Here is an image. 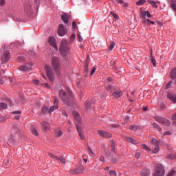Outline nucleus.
Masks as SVG:
<instances>
[{
  "mask_svg": "<svg viewBox=\"0 0 176 176\" xmlns=\"http://www.w3.org/2000/svg\"><path fill=\"white\" fill-rule=\"evenodd\" d=\"M51 63L54 71H55L56 74H60V72H61V60H60V58L54 57L52 58Z\"/></svg>",
  "mask_w": 176,
  "mask_h": 176,
  "instance_id": "1",
  "label": "nucleus"
},
{
  "mask_svg": "<svg viewBox=\"0 0 176 176\" xmlns=\"http://www.w3.org/2000/svg\"><path fill=\"white\" fill-rule=\"evenodd\" d=\"M69 51V48L68 47V41L67 40H63L60 43V52L61 54L67 58V56H68V52Z\"/></svg>",
  "mask_w": 176,
  "mask_h": 176,
  "instance_id": "2",
  "label": "nucleus"
},
{
  "mask_svg": "<svg viewBox=\"0 0 176 176\" xmlns=\"http://www.w3.org/2000/svg\"><path fill=\"white\" fill-rule=\"evenodd\" d=\"M45 71L47 74V76L49 78L50 82H53L54 80V75L53 74V70L52 67L47 65H45Z\"/></svg>",
  "mask_w": 176,
  "mask_h": 176,
  "instance_id": "3",
  "label": "nucleus"
},
{
  "mask_svg": "<svg viewBox=\"0 0 176 176\" xmlns=\"http://www.w3.org/2000/svg\"><path fill=\"white\" fill-rule=\"evenodd\" d=\"M164 168L162 164H158L155 169L154 176H164Z\"/></svg>",
  "mask_w": 176,
  "mask_h": 176,
  "instance_id": "4",
  "label": "nucleus"
},
{
  "mask_svg": "<svg viewBox=\"0 0 176 176\" xmlns=\"http://www.w3.org/2000/svg\"><path fill=\"white\" fill-rule=\"evenodd\" d=\"M151 144L153 145V153H157L159 151H160L159 141H157L156 139H152Z\"/></svg>",
  "mask_w": 176,
  "mask_h": 176,
  "instance_id": "5",
  "label": "nucleus"
},
{
  "mask_svg": "<svg viewBox=\"0 0 176 176\" xmlns=\"http://www.w3.org/2000/svg\"><path fill=\"white\" fill-rule=\"evenodd\" d=\"M58 95L60 100H62L63 102H65V104L68 102L69 96L68 95H67V93L65 92V91H64L63 89H60L58 91Z\"/></svg>",
  "mask_w": 176,
  "mask_h": 176,
  "instance_id": "6",
  "label": "nucleus"
},
{
  "mask_svg": "<svg viewBox=\"0 0 176 176\" xmlns=\"http://www.w3.org/2000/svg\"><path fill=\"white\" fill-rule=\"evenodd\" d=\"M1 63H8L10 60V52L9 51H5L3 52L1 56Z\"/></svg>",
  "mask_w": 176,
  "mask_h": 176,
  "instance_id": "7",
  "label": "nucleus"
},
{
  "mask_svg": "<svg viewBox=\"0 0 176 176\" xmlns=\"http://www.w3.org/2000/svg\"><path fill=\"white\" fill-rule=\"evenodd\" d=\"M155 120H156V122H158V123H162L165 126H170V121L166 120V118H162L161 116H155Z\"/></svg>",
  "mask_w": 176,
  "mask_h": 176,
  "instance_id": "8",
  "label": "nucleus"
},
{
  "mask_svg": "<svg viewBox=\"0 0 176 176\" xmlns=\"http://www.w3.org/2000/svg\"><path fill=\"white\" fill-rule=\"evenodd\" d=\"M98 134L102 137V138H111L112 137V134L109 132H105V131L98 130Z\"/></svg>",
  "mask_w": 176,
  "mask_h": 176,
  "instance_id": "9",
  "label": "nucleus"
},
{
  "mask_svg": "<svg viewBox=\"0 0 176 176\" xmlns=\"http://www.w3.org/2000/svg\"><path fill=\"white\" fill-rule=\"evenodd\" d=\"M54 106H52L49 109V113L54 112L55 109H58V99L56 96L54 97Z\"/></svg>",
  "mask_w": 176,
  "mask_h": 176,
  "instance_id": "10",
  "label": "nucleus"
},
{
  "mask_svg": "<svg viewBox=\"0 0 176 176\" xmlns=\"http://www.w3.org/2000/svg\"><path fill=\"white\" fill-rule=\"evenodd\" d=\"M58 34L59 36H64L67 34V29L64 27V25L60 24L58 29Z\"/></svg>",
  "mask_w": 176,
  "mask_h": 176,
  "instance_id": "11",
  "label": "nucleus"
},
{
  "mask_svg": "<svg viewBox=\"0 0 176 176\" xmlns=\"http://www.w3.org/2000/svg\"><path fill=\"white\" fill-rule=\"evenodd\" d=\"M12 133L9 138H8V142H10V144H13V142H14V141H16V138H14V135L17 134V131H15L14 129H13L12 131Z\"/></svg>",
  "mask_w": 176,
  "mask_h": 176,
  "instance_id": "12",
  "label": "nucleus"
},
{
  "mask_svg": "<svg viewBox=\"0 0 176 176\" xmlns=\"http://www.w3.org/2000/svg\"><path fill=\"white\" fill-rule=\"evenodd\" d=\"M32 65L27 64L26 65L21 66L19 67V71H23V72H27L32 69Z\"/></svg>",
  "mask_w": 176,
  "mask_h": 176,
  "instance_id": "13",
  "label": "nucleus"
},
{
  "mask_svg": "<svg viewBox=\"0 0 176 176\" xmlns=\"http://www.w3.org/2000/svg\"><path fill=\"white\" fill-rule=\"evenodd\" d=\"M76 129L80 140H85V135H83V129H82V126H80V125H76Z\"/></svg>",
  "mask_w": 176,
  "mask_h": 176,
  "instance_id": "14",
  "label": "nucleus"
},
{
  "mask_svg": "<svg viewBox=\"0 0 176 176\" xmlns=\"http://www.w3.org/2000/svg\"><path fill=\"white\" fill-rule=\"evenodd\" d=\"M49 44L57 50V44L56 43V38L54 37H50L48 39Z\"/></svg>",
  "mask_w": 176,
  "mask_h": 176,
  "instance_id": "15",
  "label": "nucleus"
},
{
  "mask_svg": "<svg viewBox=\"0 0 176 176\" xmlns=\"http://www.w3.org/2000/svg\"><path fill=\"white\" fill-rule=\"evenodd\" d=\"M73 116L76 122H78V123H82V118L80 117V115H79V113H78V111H73Z\"/></svg>",
  "mask_w": 176,
  "mask_h": 176,
  "instance_id": "16",
  "label": "nucleus"
},
{
  "mask_svg": "<svg viewBox=\"0 0 176 176\" xmlns=\"http://www.w3.org/2000/svg\"><path fill=\"white\" fill-rule=\"evenodd\" d=\"M140 175L142 176H149L151 175V170L148 168H144L140 171Z\"/></svg>",
  "mask_w": 176,
  "mask_h": 176,
  "instance_id": "17",
  "label": "nucleus"
},
{
  "mask_svg": "<svg viewBox=\"0 0 176 176\" xmlns=\"http://www.w3.org/2000/svg\"><path fill=\"white\" fill-rule=\"evenodd\" d=\"M123 93L118 89V88L113 92L112 96L115 97V98H118L119 97H122Z\"/></svg>",
  "mask_w": 176,
  "mask_h": 176,
  "instance_id": "18",
  "label": "nucleus"
},
{
  "mask_svg": "<svg viewBox=\"0 0 176 176\" xmlns=\"http://www.w3.org/2000/svg\"><path fill=\"white\" fill-rule=\"evenodd\" d=\"M116 89V86L115 85H109L106 87V90H107V91H111V93H113Z\"/></svg>",
  "mask_w": 176,
  "mask_h": 176,
  "instance_id": "19",
  "label": "nucleus"
},
{
  "mask_svg": "<svg viewBox=\"0 0 176 176\" xmlns=\"http://www.w3.org/2000/svg\"><path fill=\"white\" fill-rule=\"evenodd\" d=\"M126 140L128 142H130L131 144H133V145H137V144H138V142H137V140L133 139V138L126 137Z\"/></svg>",
  "mask_w": 176,
  "mask_h": 176,
  "instance_id": "20",
  "label": "nucleus"
},
{
  "mask_svg": "<svg viewBox=\"0 0 176 176\" xmlns=\"http://www.w3.org/2000/svg\"><path fill=\"white\" fill-rule=\"evenodd\" d=\"M85 171V168L82 167L80 170L74 169L72 171V174H79V173H83Z\"/></svg>",
  "mask_w": 176,
  "mask_h": 176,
  "instance_id": "21",
  "label": "nucleus"
},
{
  "mask_svg": "<svg viewBox=\"0 0 176 176\" xmlns=\"http://www.w3.org/2000/svg\"><path fill=\"white\" fill-rule=\"evenodd\" d=\"M168 97L169 100L173 101L174 103L176 102V96L175 95L168 94Z\"/></svg>",
  "mask_w": 176,
  "mask_h": 176,
  "instance_id": "22",
  "label": "nucleus"
},
{
  "mask_svg": "<svg viewBox=\"0 0 176 176\" xmlns=\"http://www.w3.org/2000/svg\"><path fill=\"white\" fill-rule=\"evenodd\" d=\"M62 17V20L65 23V24H68V15L67 14H63L61 16Z\"/></svg>",
  "mask_w": 176,
  "mask_h": 176,
  "instance_id": "23",
  "label": "nucleus"
},
{
  "mask_svg": "<svg viewBox=\"0 0 176 176\" xmlns=\"http://www.w3.org/2000/svg\"><path fill=\"white\" fill-rule=\"evenodd\" d=\"M129 130H131V131H137L138 130V126L137 125H131L129 126Z\"/></svg>",
  "mask_w": 176,
  "mask_h": 176,
  "instance_id": "24",
  "label": "nucleus"
},
{
  "mask_svg": "<svg viewBox=\"0 0 176 176\" xmlns=\"http://www.w3.org/2000/svg\"><path fill=\"white\" fill-rule=\"evenodd\" d=\"M42 126L45 130H49L50 124L49 122H43Z\"/></svg>",
  "mask_w": 176,
  "mask_h": 176,
  "instance_id": "25",
  "label": "nucleus"
},
{
  "mask_svg": "<svg viewBox=\"0 0 176 176\" xmlns=\"http://www.w3.org/2000/svg\"><path fill=\"white\" fill-rule=\"evenodd\" d=\"M148 2L150 5H151V6H153V8H157V3H156V1L149 0Z\"/></svg>",
  "mask_w": 176,
  "mask_h": 176,
  "instance_id": "26",
  "label": "nucleus"
},
{
  "mask_svg": "<svg viewBox=\"0 0 176 176\" xmlns=\"http://www.w3.org/2000/svg\"><path fill=\"white\" fill-rule=\"evenodd\" d=\"M154 129H157L160 133H162V128L157 123H153V124Z\"/></svg>",
  "mask_w": 176,
  "mask_h": 176,
  "instance_id": "27",
  "label": "nucleus"
},
{
  "mask_svg": "<svg viewBox=\"0 0 176 176\" xmlns=\"http://www.w3.org/2000/svg\"><path fill=\"white\" fill-rule=\"evenodd\" d=\"M55 134H56V137L60 138V137H61V135H63V131H61V130L58 129L55 131Z\"/></svg>",
  "mask_w": 176,
  "mask_h": 176,
  "instance_id": "28",
  "label": "nucleus"
},
{
  "mask_svg": "<svg viewBox=\"0 0 176 176\" xmlns=\"http://www.w3.org/2000/svg\"><path fill=\"white\" fill-rule=\"evenodd\" d=\"M145 2H146L145 0H140L139 1L136 2V5L138 6H142V5L145 4Z\"/></svg>",
  "mask_w": 176,
  "mask_h": 176,
  "instance_id": "29",
  "label": "nucleus"
},
{
  "mask_svg": "<svg viewBox=\"0 0 176 176\" xmlns=\"http://www.w3.org/2000/svg\"><path fill=\"white\" fill-rule=\"evenodd\" d=\"M56 160H58L60 163H63V164H65V158L64 157L61 156L60 157H58V159Z\"/></svg>",
  "mask_w": 176,
  "mask_h": 176,
  "instance_id": "30",
  "label": "nucleus"
},
{
  "mask_svg": "<svg viewBox=\"0 0 176 176\" xmlns=\"http://www.w3.org/2000/svg\"><path fill=\"white\" fill-rule=\"evenodd\" d=\"M17 61H20V62L25 61V57H24V56H19L17 57Z\"/></svg>",
  "mask_w": 176,
  "mask_h": 176,
  "instance_id": "31",
  "label": "nucleus"
},
{
  "mask_svg": "<svg viewBox=\"0 0 176 176\" xmlns=\"http://www.w3.org/2000/svg\"><path fill=\"white\" fill-rule=\"evenodd\" d=\"M8 107V104H6V103L1 102L0 103V111L1 109H6V108Z\"/></svg>",
  "mask_w": 176,
  "mask_h": 176,
  "instance_id": "32",
  "label": "nucleus"
},
{
  "mask_svg": "<svg viewBox=\"0 0 176 176\" xmlns=\"http://www.w3.org/2000/svg\"><path fill=\"white\" fill-rule=\"evenodd\" d=\"M75 36H76L75 33H72V34L71 35L70 38H69V41L71 43H72V42H74V41H75Z\"/></svg>",
  "mask_w": 176,
  "mask_h": 176,
  "instance_id": "33",
  "label": "nucleus"
},
{
  "mask_svg": "<svg viewBox=\"0 0 176 176\" xmlns=\"http://www.w3.org/2000/svg\"><path fill=\"white\" fill-rule=\"evenodd\" d=\"M140 17H142V19H145V17H146V11H141Z\"/></svg>",
  "mask_w": 176,
  "mask_h": 176,
  "instance_id": "34",
  "label": "nucleus"
},
{
  "mask_svg": "<svg viewBox=\"0 0 176 176\" xmlns=\"http://www.w3.org/2000/svg\"><path fill=\"white\" fill-rule=\"evenodd\" d=\"M42 112L43 113H47L49 112V108L47 107H43L42 108Z\"/></svg>",
  "mask_w": 176,
  "mask_h": 176,
  "instance_id": "35",
  "label": "nucleus"
},
{
  "mask_svg": "<svg viewBox=\"0 0 176 176\" xmlns=\"http://www.w3.org/2000/svg\"><path fill=\"white\" fill-rule=\"evenodd\" d=\"M113 47H115V42L111 41L110 43V45L109 47V50H112L113 49Z\"/></svg>",
  "mask_w": 176,
  "mask_h": 176,
  "instance_id": "36",
  "label": "nucleus"
},
{
  "mask_svg": "<svg viewBox=\"0 0 176 176\" xmlns=\"http://www.w3.org/2000/svg\"><path fill=\"white\" fill-rule=\"evenodd\" d=\"M77 36L79 42H83V38H82L80 32H78Z\"/></svg>",
  "mask_w": 176,
  "mask_h": 176,
  "instance_id": "37",
  "label": "nucleus"
},
{
  "mask_svg": "<svg viewBox=\"0 0 176 176\" xmlns=\"http://www.w3.org/2000/svg\"><path fill=\"white\" fill-rule=\"evenodd\" d=\"M142 146L145 149V151H147L148 152L151 151V148L146 146V144H142Z\"/></svg>",
  "mask_w": 176,
  "mask_h": 176,
  "instance_id": "38",
  "label": "nucleus"
},
{
  "mask_svg": "<svg viewBox=\"0 0 176 176\" xmlns=\"http://www.w3.org/2000/svg\"><path fill=\"white\" fill-rule=\"evenodd\" d=\"M32 134H34V135H36V136L38 135V131L35 128L32 129Z\"/></svg>",
  "mask_w": 176,
  "mask_h": 176,
  "instance_id": "39",
  "label": "nucleus"
},
{
  "mask_svg": "<svg viewBox=\"0 0 176 176\" xmlns=\"http://www.w3.org/2000/svg\"><path fill=\"white\" fill-rule=\"evenodd\" d=\"M90 105H91L90 101L87 100L85 102V107L87 109H89V108H90Z\"/></svg>",
  "mask_w": 176,
  "mask_h": 176,
  "instance_id": "40",
  "label": "nucleus"
},
{
  "mask_svg": "<svg viewBox=\"0 0 176 176\" xmlns=\"http://www.w3.org/2000/svg\"><path fill=\"white\" fill-rule=\"evenodd\" d=\"M111 14H112L113 17H114L116 20H118L119 19V16H118V14H115L114 12H111Z\"/></svg>",
  "mask_w": 176,
  "mask_h": 176,
  "instance_id": "41",
  "label": "nucleus"
},
{
  "mask_svg": "<svg viewBox=\"0 0 176 176\" xmlns=\"http://www.w3.org/2000/svg\"><path fill=\"white\" fill-rule=\"evenodd\" d=\"M9 164H10V162L9 160H4V166H6V167H8Z\"/></svg>",
  "mask_w": 176,
  "mask_h": 176,
  "instance_id": "42",
  "label": "nucleus"
},
{
  "mask_svg": "<svg viewBox=\"0 0 176 176\" xmlns=\"http://www.w3.org/2000/svg\"><path fill=\"white\" fill-rule=\"evenodd\" d=\"M6 3V0H0V6H5Z\"/></svg>",
  "mask_w": 176,
  "mask_h": 176,
  "instance_id": "43",
  "label": "nucleus"
},
{
  "mask_svg": "<svg viewBox=\"0 0 176 176\" xmlns=\"http://www.w3.org/2000/svg\"><path fill=\"white\" fill-rule=\"evenodd\" d=\"M87 149H88L89 154L92 155V156H94V153L93 152L91 148H90V147H88Z\"/></svg>",
  "mask_w": 176,
  "mask_h": 176,
  "instance_id": "44",
  "label": "nucleus"
},
{
  "mask_svg": "<svg viewBox=\"0 0 176 176\" xmlns=\"http://www.w3.org/2000/svg\"><path fill=\"white\" fill-rule=\"evenodd\" d=\"M49 156H50V157H52V159H55L56 160V159H58V157L52 154V153H49Z\"/></svg>",
  "mask_w": 176,
  "mask_h": 176,
  "instance_id": "45",
  "label": "nucleus"
},
{
  "mask_svg": "<svg viewBox=\"0 0 176 176\" xmlns=\"http://www.w3.org/2000/svg\"><path fill=\"white\" fill-rule=\"evenodd\" d=\"M151 61L153 63V66L156 67V59H155L153 57H151Z\"/></svg>",
  "mask_w": 176,
  "mask_h": 176,
  "instance_id": "46",
  "label": "nucleus"
},
{
  "mask_svg": "<svg viewBox=\"0 0 176 176\" xmlns=\"http://www.w3.org/2000/svg\"><path fill=\"white\" fill-rule=\"evenodd\" d=\"M66 90H67L69 96H72V91H71V89L67 87V88H66Z\"/></svg>",
  "mask_w": 176,
  "mask_h": 176,
  "instance_id": "47",
  "label": "nucleus"
},
{
  "mask_svg": "<svg viewBox=\"0 0 176 176\" xmlns=\"http://www.w3.org/2000/svg\"><path fill=\"white\" fill-rule=\"evenodd\" d=\"M175 174V170H172L169 174L168 175V176H173Z\"/></svg>",
  "mask_w": 176,
  "mask_h": 176,
  "instance_id": "48",
  "label": "nucleus"
},
{
  "mask_svg": "<svg viewBox=\"0 0 176 176\" xmlns=\"http://www.w3.org/2000/svg\"><path fill=\"white\" fill-rule=\"evenodd\" d=\"M173 84V81H170L166 86V89H169L170 86Z\"/></svg>",
  "mask_w": 176,
  "mask_h": 176,
  "instance_id": "49",
  "label": "nucleus"
},
{
  "mask_svg": "<svg viewBox=\"0 0 176 176\" xmlns=\"http://www.w3.org/2000/svg\"><path fill=\"white\" fill-rule=\"evenodd\" d=\"M100 161L102 162V163L105 162V158H104V156H100Z\"/></svg>",
  "mask_w": 176,
  "mask_h": 176,
  "instance_id": "50",
  "label": "nucleus"
},
{
  "mask_svg": "<svg viewBox=\"0 0 176 176\" xmlns=\"http://www.w3.org/2000/svg\"><path fill=\"white\" fill-rule=\"evenodd\" d=\"M146 16L148 18L152 17V14H151V12H149V11H146Z\"/></svg>",
  "mask_w": 176,
  "mask_h": 176,
  "instance_id": "51",
  "label": "nucleus"
},
{
  "mask_svg": "<svg viewBox=\"0 0 176 176\" xmlns=\"http://www.w3.org/2000/svg\"><path fill=\"white\" fill-rule=\"evenodd\" d=\"M140 153H136L135 154V157L136 158V159H140Z\"/></svg>",
  "mask_w": 176,
  "mask_h": 176,
  "instance_id": "52",
  "label": "nucleus"
},
{
  "mask_svg": "<svg viewBox=\"0 0 176 176\" xmlns=\"http://www.w3.org/2000/svg\"><path fill=\"white\" fill-rule=\"evenodd\" d=\"M32 82L34 84V85H39V80H34L32 81Z\"/></svg>",
  "mask_w": 176,
  "mask_h": 176,
  "instance_id": "53",
  "label": "nucleus"
},
{
  "mask_svg": "<svg viewBox=\"0 0 176 176\" xmlns=\"http://www.w3.org/2000/svg\"><path fill=\"white\" fill-rule=\"evenodd\" d=\"M6 120V118L5 117H0V122H5Z\"/></svg>",
  "mask_w": 176,
  "mask_h": 176,
  "instance_id": "54",
  "label": "nucleus"
},
{
  "mask_svg": "<svg viewBox=\"0 0 176 176\" xmlns=\"http://www.w3.org/2000/svg\"><path fill=\"white\" fill-rule=\"evenodd\" d=\"M111 151H112V152H114V153H115V144H112L111 145Z\"/></svg>",
  "mask_w": 176,
  "mask_h": 176,
  "instance_id": "55",
  "label": "nucleus"
},
{
  "mask_svg": "<svg viewBox=\"0 0 176 176\" xmlns=\"http://www.w3.org/2000/svg\"><path fill=\"white\" fill-rule=\"evenodd\" d=\"M13 113H14V115H20V113H21V111H14Z\"/></svg>",
  "mask_w": 176,
  "mask_h": 176,
  "instance_id": "56",
  "label": "nucleus"
},
{
  "mask_svg": "<svg viewBox=\"0 0 176 176\" xmlns=\"http://www.w3.org/2000/svg\"><path fill=\"white\" fill-rule=\"evenodd\" d=\"M94 72H96V67H93L91 72V75H93L94 74Z\"/></svg>",
  "mask_w": 176,
  "mask_h": 176,
  "instance_id": "57",
  "label": "nucleus"
},
{
  "mask_svg": "<svg viewBox=\"0 0 176 176\" xmlns=\"http://www.w3.org/2000/svg\"><path fill=\"white\" fill-rule=\"evenodd\" d=\"M129 120H130V116H126L125 117V121H126V122H129Z\"/></svg>",
  "mask_w": 176,
  "mask_h": 176,
  "instance_id": "58",
  "label": "nucleus"
},
{
  "mask_svg": "<svg viewBox=\"0 0 176 176\" xmlns=\"http://www.w3.org/2000/svg\"><path fill=\"white\" fill-rule=\"evenodd\" d=\"M123 8H128L129 6V3H124L123 5H122Z\"/></svg>",
  "mask_w": 176,
  "mask_h": 176,
  "instance_id": "59",
  "label": "nucleus"
},
{
  "mask_svg": "<svg viewBox=\"0 0 176 176\" xmlns=\"http://www.w3.org/2000/svg\"><path fill=\"white\" fill-rule=\"evenodd\" d=\"M116 2H118V3H120L121 5H122V3H124L123 0H116Z\"/></svg>",
  "mask_w": 176,
  "mask_h": 176,
  "instance_id": "60",
  "label": "nucleus"
},
{
  "mask_svg": "<svg viewBox=\"0 0 176 176\" xmlns=\"http://www.w3.org/2000/svg\"><path fill=\"white\" fill-rule=\"evenodd\" d=\"M44 86L47 87V89H50V85L47 83L44 84Z\"/></svg>",
  "mask_w": 176,
  "mask_h": 176,
  "instance_id": "61",
  "label": "nucleus"
},
{
  "mask_svg": "<svg viewBox=\"0 0 176 176\" xmlns=\"http://www.w3.org/2000/svg\"><path fill=\"white\" fill-rule=\"evenodd\" d=\"M72 25L73 28H76V22H73Z\"/></svg>",
  "mask_w": 176,
  "mask_h": 176,
  "instance_id": "62",
  "label": "nucleus"
},
{
  "mask_svg": "<svg viewBox=\"0 0 176 176\" xmlns=\"http://www.w3.org/2000/svg\"><path fill=\"white\" fill-rule=\"evenodd\" d=\"M62 115L63 116H67V112L65 111H62Z\"/></svg>",
  "mask_w": 176,
  "mask_h": 176,
  "instance_id": "63",
  "label": "nucleus"
},
{
  "mask_svg": "<svg viewBox=\"0 0 176 176\" xmlns=\"http://www.w3.org/2000/svg\"><path fill=\"white\" fill-rule=\"evenodd\" d=\"M173 120H176V113H175V115L173 117Z\"/></svg>",
  "mask_w": 176,
  "mask_h": 176,
  "instance_id": "64",
  "label": "nucleus"
}]
</instances>
